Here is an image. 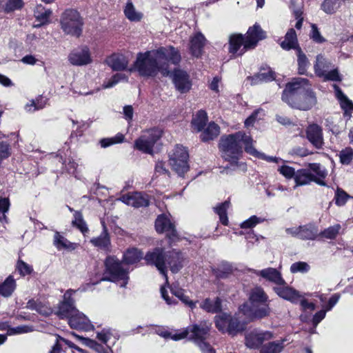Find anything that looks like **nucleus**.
Returning a JSON list of instances; mask_svg holds the SVG:
<instances>
[{
  "instance_id": "obj_7",
  "label": "nucleus",
  "mask_w": 353,
  "mask_h": 353,
  "mask_svg": "<svg viewBox=\"0 0 353 353\" xmlns=\"http://www.w3.org/2000/svg\"><path fill=\"white\" fill-rule=\"evenodd\" d=\"M210 326L211 323L210 322L203 321L198 324L190 325L179 332L174 334L172 338L174 341L188 339L197 344L205 340L208 335Z\"/></svg>"
},
{
  "instance_id": "obj_41",
  "label": "nucleus",
  "mask_w": 353,
  "mask_h": 353,
  "mask_svg": "<svg viewBox=\"0 0 353 353\" xmlns=\"http://www.w3.org/2000/svg\"><path fill=\"white\" fill-rule=\"evenodd\" d=\"M298 72L299 74H306L307 70L310 66V62L306 55L303 52L301 48H297L296 51Z\"/></svg>"
},
{
  "instance_id": "obj_49",
  "label": "nucleus",
  "mask_w": 353,
  "mask_h": 353,
  "mask_svg": "<svg viewBox=\"0 0 353 353\" xmlns=\"http://www.w3.org/2000/svg\"><path fill=\"white\" fill-rule=\"evenodd\" d=\"M123 140L124 135L121 133H118L113 137L104 138L101 139L100 144L101 148H105L114 144L122 143Z\"/></svg>"
},
{
  "instance_id": "obj_20",
  "label": "nucleus",
  "mask_w": 353,
  "mask_h": 353,
  "mask_svg": "<svg viewBox=\"0 0 353 353\" xmlns=\"http://www.w3.org/2000/svg\"><path fill=\"white\" fill-rule=\"evenodd\" d=\"M294 179L296 183V186L307 185L312 181L321 186H326V183L324 181L321 179H316L315 175L312 174L308 169H300L297 170Z\"/></svg>"
},
{
  "instance_id": "obj_34",
  "label": "nucleus",
  "mask_w": 353,
  "mask_h": 353,
  "mask_svg": "<svg viewBox=\"0 0 353 353\" xmlns=\"http://www.w3.org/2000/svg\"><path fill=\"white\" fill-rule=\"evenodd\" d=\"M220 132L219 126L214 122H210L201 135L203 141H208L216 138Z\"/></svg>"
},
{
  "instance_id": "obj_39",
  "label": "nucleus",
  "mask_w": 353,
  "mask_h": 353,
  "mask_svg": "<svg viewBox=\"0 0 353 353\" xmlns=\"http://www.w3.org/2000/svg\"><path fill=\"white\" fill-rule=\"evenodd\" d=\"M123 12L125 17L130 21H139L143 17L142 13L136 10L130 0L127 2Z\"/></svg>"
},
{
  "instance_id": "obj_62",
  "label": "nucleus",
  "mask_w": 353,
  "mask_h": 353,
  "mask_svg": "<svg viewBox=\"0 0 353 353\" xmlns=\"http://www.w3.org/2000/svg\"><path fill=\"white\" fill-rule=\"evenodd\" d=\"M309 268L310 267H309L308 264L305 262H296V263H294L291 265L290 271L292 273L299 272H305L308 271Z\"/></svg>"
},
{
  "instance_id": "obj_12",
  "label": "nucleus",
  "mask_w": 353,
  "mask_h": 353,
  "mask_svg": "<svg viewBox=\"0 0 353 353\" xmlns=\"http://www.w3.org/2000/svg\"><path fill=\"white\" fill-rule=\"evenodd\" d=\"M265 38V32L261 29L260 26L255 23L252 27H250L245 37L244 47L242 50L243 52H246L248 50L254 48L257 43Z\"/></svg>"
},
{
  "instance_id": "obj_11",
  "label": "nucleus",
  "mask_w": 353,
  "mask_h": 353,
  "mask_svg": "<svg viewBox=\"0 0 353 353\" xmlns=\"http://www.w3.org/2000/svg\"><path fill=\"white\" fill-rule=\"evenodd\" d=\"M74 292L75 291L72 290H67L63 295V301L58 304L55 314L59 319L69 320L71 316L77 312L78 310L74 306V300L72 298Z\"/></svg>"
},
{
  "instance_id": "obj_48",
  "label": "nucleus",
  "mask_w": 353,
  "mask_h": 353,
  "mask_svg": "<svg viewBox=\"0 0 353 353\" xmlns=\"http://www.w3.org/2000/svg\"><path fill=\"white\" fill-rule=\"evenodd\" d=\"M72 225L77 227L83 234L88 231L86 223L83 219L82 214L79 211H74Z\"/></svg>"
},
{
  "instance_id": "obj_44",
  "label": "nucleus",
  "mask_w": 353,
  "mask_h": 353,
  "mask_svg": "<svg viewBox=\"0 0 353 353\" xmlns=\"http://www.w3.org/2000/svg\"><path fill=\"white\" fill-rule=\"evenodd\" d=\"M172 294L180 299L184 304L193 309L196 307V303L190 300L189 297L185 294V292L183 289L178 288H171Z\"/></svg>"
},
{
  "instance_id": "obj_40",
  "label": "nucleus",
  "mask_w": 353,
  "mask_h": 353,
  "mask_svg": "<svg viewBox=\"0 0 353 353\" xmlns=\"http://www.w3.org/2000/svg\"><path fill=\"white\" fill-rule=\"evenodd\" d=\"M208 121L207 113L204 110H199L192 119V125L198 132L201 131Z\"/></svg>"
},
{
  "instance_id": "obj_30",
  "label": "nucleus",
  "mask_w": 353,
  "mask_h": 353,
  "mask_svg": "<svg viewBox=\"0 0 353 353\" xmlns=\"http://www.w3.org/2000/svg\"><path fill=\"white\" fill-rule=\"evenodd\" d=\"M332 68V63L326 59L323 55L319 54L316 57V61L314 65L315 74L318 77H322L325 72Z\"/></svg>"
},
{
  "instance_id": "obj_43",
  "label": "nucleus",
  "mask_w": 353,
  "mask_h": 353,
  "mask_svg": "<svg viewBox=\"0 0 353 353\" xmlns=\"http://www.w3.org/2000/svg\"><path fill=\"white\" fill-rule=\"evenodd\" d=\"M230 201H225L217 207L214 208L216 213L219 216L221 223L224 225H227L228 224L227 210L230 208Z\"/></svg>"
},
{
  "instance_id": "obj_32",
  "label": "nucleus",
  "mask_w": 353,
  "mask_h": 353,
  "mask_svg": "<svg viewBox=\"0 0 353 353\" xmlns=\"http://www.w3.org/2000/svg\"><path fill=\"white\" fill-rule=\"evenodd\" d=\"M52 14V11L50 9H46L41 5L37 6L34 10V17L37 21L39 22L35 27H40L49 22V18Z\"/></svg>"
},
{
  "instance_id": "obj_54",
  "label": "nucleus",
  "mask_w": 353,
  "mask_h": 353,
  "mask_svg": "<svg viewBox=\"0 0 353 353\" xmlns=\"http://www.w3.org/2000/svg\"><path fill=\"white\" fill-rule=\"evenodd\" d=\"M264 220V219L257 217L256 216H252L241 224V228L243 229L252 228L256 224L263 222Z\"/></svg>"
},
{
  "instance_id": "obj_61",
  "label": "nucleus",
  "mask_w": 353,
  "mask_h": 353,
  "mask_svg": "<svg viewBox=\"0 0 353 353\" xmlns=\"http://www.w3.org/2000/svg\"><path fill=\"white\" fill-rule=\"evenodd\" d=\"M10 208V201L7 198L0 197V221L2 219H6V216L5 213L7 212Z\"/></svg>"
},
{
  "instance_id": "obj_22",
  "label": "nucleus",
  "mask_w": 353,
  "mask_h": 353,
  "mask_svg": "<svg viewBox=\"0 0 353 353\" xmlns=\"http://www.w3.org/2000/svg\"><path fill=\"white\" fill-rule=\"evenodd\" d=\"M271 313L269 303L250 305L249 316L252 319H263L268 316Z\"/></svg>"
},
{
  "instance_id": "obj_10",
  "label": "nucleus",
  "mask_w": 353,
  "mask_h": 353,
  "mask_svg": "<svg viewBox=\"0 0 353 353\" xmlns=\"http://www.w3.org/2000/svg\"><path fill=\"white\" fill-rule=\"evenodd\" d=\"M161 137V131L160 130L150 129L135 141L134 147L144 153L152 154L154 145Z\"/></svg>"
},
{
  "instance_id": "obj_21",
  "label": "nucleus",
  "mask_w": 353,
  "mask_h": 353,
  "mask_svg": "<svg viewBox=\"0 0 353 353\" xmlns=\"http://www.w3.org/2000/svg\"><path fill=\"white\" fill-rule=\"evenodd\" d=\"M105 62L113 70L116 71L124 70L128 65L127 58L120 54H112L106 59Z\"/></svg>"
},
{
  "instance_id": "obj_33",
  "label": "nucleus",
  "mask_w": 353,
  "mask_h": 353,
  "mask_svg": "<svg viewBox=\"0 0 353 353\" xmlns=\"http://www.w3.org/2000/svg\"><path fill=\"white\" fill-rule=\"evenodd\" d=\"M300 239L313 240L319 236L317 228L312 224L300 226Z\"/></svg>"
},
{
  "instance_id": "obj_26",
  "label": "nucleus",
  "mask_w": 353,
  "mask_h": 353,
  "mask_svg": "<svg viewBox=\"0 0 353 353\" xmlns=\"http://www.w3.org/2000/svg\"><path fill=\"white\" fill-rule=\"evenodd\" d=\"M281 46L283 50H290L297 48H301L298 44L297 37L295 30L290 28L285 36V39L281 43Z\"/></svg>"
},
{
  "instance_id": "obj_29",
  "label": "nucleus",
  "mask_w": 353,
  "mask_h": 353,
  "mask_svg": "<svg viewBox=\"0 0 353 353\" xmlns=\"http://www.w3.org/2000/svg\"><path fill=\"white\" fill-rule=\"evenodd\" d=\"M335 91V95L340 102L341 108L347 114L348 112L353 110V103L345 96L341 88L336 84L333 85Z\"/></svg>"
},
{
  "instance_id": "obj_14",
  "label": "nucleus",
  "mask_w": 353,
  "mask_h": 353,
  "mask_svg": "<svg viewBox=\"0 0 353 353\" xmlns=\"http://www.w3.org/2000/svg\"><path fill=\"white\" fill-rule=\"evenodd\" d=\"M119 200L125 204L136 208L147 207L150 204L148 194L140 192L128 193L121 196Z\"/></svg>"
},
{
  "instance_id": "obj_6",
  "label": "nucleus",
  "mask_w": 353,
  "mask_h": 353,
  "mask_svg": "<svg viewBox=\"0 0 353 353\" xmlns=\"http://www.w3.org/2000/svg\"><path fill=\"white\" fill-rule=\"evenodd\" d=\"M105 271L103 280L114 282L121 281L120 286L125 288L128 283V272L123 264L114 256H108L105 261Z\"/></svg>"
},
{
  "instance_id": "obj_36",
  "label": "nucleus",
  "mask_w": 353,
  "mask_h": 353,
  "mask_svg": "<svg viewBox=\"0 0 353 353\" xmlns=\"http://www.w3.org/2000/svg\"><path fill=\"white\" fill-rule=\"evenodd\" d=\"M54 245L59 250H74L75 248L74 244L70 242L63 236L61 235L59 232H56L54 234L53 240Z\"/></svg>"
},
{
  "instance_id": "obj_17",
  "label": "nucleus",
  "mask_w": 353,
  "mask_h": 353,
  "mask_svg": "<svg viewBox=\"0 0 353 353\" xmlns=\"http://www.w3.org/2000/svg\"><path fill=\"white\" fill-rule=\"evenodd\" d=\"M273 338V334L269 331H252L245 336V345L250 348H257L264 341Z\"/></svg>"
},
{
  "instance_id": "obj_23",
  "label": "nucleus",
  "mask_w": 353,
  "mask_h": 353,
  "mask_svg": "<svg viewBox=\"0 0 353 353\" xmlns=\"http://www.w3.org/2000/svg\"><path fill=\"white\" fill-rule=\"evenodd\" d=\"M245 37L241 34H234L230 37L229 52L233 54L242 55L244 47Z\"/></svg>"
},
{
  "instance_id": "obj_8",
  "label": "nucleus",
  "mask_w": 353,
  "mask_h": 353,
  "mask_svg": "<svg viewBox=\"0 0 353 353\" xmlns=\"http://www.w3.org/2000/svg\"><path fill=\"white\" fill-rule=\"evenodd\" d=\"M82 26V19L77 10H67L62 14L61 26L65 34L78 37L81 34Z\"/></svg>"
},
{
  "instance_id": "obj_55",
  "label": "nucleus",
  "mask_w": 353,
  "mask_h": 353,
  "mask_svg": "<svg viewBox=\"0 0 353 353\" xmlns=\"http://www.w3.org/2000/svg\"><path fill=\"white\" fill-rule=\"evenodd\" d=\"M323 81H341V77L337 69H333L325 72L323 76L320 77Z\"/></svg>"
},
{
  "instance_id": "obj_3",
  "label": "nucleus",
  "mask_w": 353,
  "mask_h": 353,
  "mask_svg": "<svg viewBox=\"0 0 353 353\" xmlns=\"http://www.w3.org/2000/svg\"><path fill=\"white\" fill-rule=\"evenodd\" d=\"M147 264L154 265L164 276L168 284V269L172 273L179 272L184 265L185 258L183 254L176 250L165 252L161 248H156L147 252L144 257Z\"/></svg>"
},
{
  "instance_id": "obj_15",
  "label": "nucleus",
  "mask_w": 353,
  "mask_h": 353,
  "mask_svg": "<svg viewBox=\"0 0 353 353\" xmlns=\"http://www.w3.org/2000/svg\"><path fill=\"white\" fill-rule=\"evenodd\" d=\"M155 228L157 232H165L167 236L172 241L177 238V232L174 225L165 214L158 216L155 221Z\"/></svg>"
},
{
  "instance_id": "obj_18",
  "label": "nucleus",
  "mask_w": 353,
  "mask_h": 353,
  "mask_svg": "<svg viewBox=\"0 0 353 353\" xmlns=\"http://www.w3.org/2000/svg\"><path fill=\"white\" fill-rule=\"evenodd\" d=\"M68 323L71 328L78 330L87 332L94 330V325L91 321L83 313L79 310L70 316Z\"/></svg>"
},
{
  "instance_id": "obj_9",
  "label": "nucleus",
  "mask_w": 353,
  "mask_h": 353,
  "mask_svg": "<svg viewBox=\"0 0 353 353\" xmlns=\"http://www.w3.org/2000/svg\"><path fill=\"white\" fill-rule=\"evenodd\" d=\"M188 157L187 150L182 145H176L170 155V164L179 176H183L189 170Z\"/></svg>"
},
{
  "instance_id": "obj_53",
  "label": "nucleus",
  "mask_w": 353,
  "mask_h": 353,
  "mask_svg": "<svg viewBox=\"0 0 353 353\" xmlns=\"http://www.w3.org/2000/svg\"><path fill=\"white\" fill-rule=\"evenodd\" d=\"M242 329L243 326L240 322L236 319L232 318L231 316L229 321L227 332L230 335H235L236 333L241 331Z\"/></svg>"
},
{
  "instance_id": "obj_52",
  "label": "nucleus",
  "mask_w": 353,
  "mask_h": 353,
  "mask_svg": "<svg viewBox=\"0 0 353 353\" xmlns=\"http://www.w3.org/2000/svg\"><path fill=\"white\" fill-rule=\"evenodd\" d=\"M339 7V0H325L321 4L322 10L327 14L335 12Z\"/></svg>"
},
{
  "instance_id": "obj_1",
  "label": "nucleus",
  "mask_w": 353,
  "mask_h": 353,
  "mask_svg": "<svg viewBox=\"0 0 353 353\" xmlns=\"http://www.w3.org/2000/svg\"><path fill=\"white\" fill-rule=\"evenodd\" d=\"M181 61V54L172 46L161 47L157 50L139 53L134 63L135 69L143 77H154L159 72L163 76L170 74L168 62L176 65Z\"/></svg>"
},
{
  "instance_id": "obj_4",
  "label": "nucleus",
  "mask_w": 353,
  "mask_h": 353,
  "mask_svg": "<svg viewBox=\"0 0 353 353\" xmlns=\"http://www.w3.org/2000/svg\"><path fill=\"white\" fill-rule=\"evenodd\" d=\"M253 142L252 138L243 132L222 137L220 143V148L223 152L222 156L225 161L230 163L232 166H240L244 170L245 164L239 163L238 161L242 154V145H244L246 151L247 148H254Z\"/></svg>"
},
{
  "instance_id": "obj_38",
  "label": "nucleus",
  "mask_w": 353,
  "mask_h": 353,
  "mask_svg": "<svg viewBox=\"0 0 353 353\" xmlns=\"http://www.w3.org/2000/svg\"><path fill=\"white\" fill-rule=\"evenodd\" d=\"M143 253L137 248H130L123 254V261L126 264L139 262L143 258Z\"/></svg>"
},
{
  "instance_id": "obj_31",
  "label": "nucleus",
  "mask_w": 353,
  "mask_h": 353,
  "mask_svg": "<svg viewBox=\"0 0 353 353\" xmlns=\"http://www.w3.org/2000/svg\"><path fill=\"white\" fill-rule=\"evenodd\" d=\"M275 79V73L270 68H263L259 72L255 74L252 78L253 83L259 82H269Z\"/></svg>"
},
{
  "instance_id": "obj_56",
  "label": "nucleus",
  "mask_w": 353,
  "mask_h": 353,
  "mask_svg": "<svg viewBox=\"0 0 353 353\" xmlns=\"http://www.w3.org/2000/svg\"><path fill=\"white\" fill-rule=\"evenodd\" d=\"M350 196L342 189L338 188L335 193L336 204L341 206L345 205Z\"/></svg>"
},
{
  "instance_id": "obj_57",
  "label": "nucleus",
  "mask_w": 353,
  "mask_h": 353,
  "mask_svg": "<svg viewBox=\"0 0 353 353\" xmlns=\"http://www.w3.org/2000/svg\"><path fill=\"white\" fill-rule=\"evenodd\" d=\"M33 330L30 326L28 325H19L14 327H10L8 330V334H20L23 333H28L32 332Z\"/></svg>"
},
{
  "instance_id": "obj_64",
  "label": "nucleus",
  "mask_w": 353,
  "mask_h": 353,
  "mask_svg": "<svg viewBox=\"0 0 353 353\" xmlns=\"http://www.w3.org/2000/svg\"><path fill=\"white\" fill-rule=\"evenodd\" d=\"M311 38L316 43H321L325 41V39L321 36L317 26L315 24L312 25Z\"/></svg>"
},
{
  "instance_id": "obj_27",
  "label": "nucleus",
  "mask_w": 353,
  "mask_h": 353,
  "mask_svg": "<svg viewBox=\"0 0 353 353\" xmlns=\"http://www.w3.org/2000/svg\"><path fill=\"white\" fill-rule=\"evenodd\" d=\"M103 232L98 237L91 239V243L96 247L106 250L110 245V239L104 221H101Z\"/></svg>"
},
{
  "instance_id": "obj_60",
  "label": "nucleus",
  "mask_w": 353,
  "mask_h": 353,
  "mask_svg": "<svg viewBox=\"0 0 353 353\" xmlns=\"http://www.w3.org/2000/svg\"><path fill=\"white\" fill-rule=\"evenodd\" d=\"M44 106H45L44 103L39 102V100H36V101L32 100L30 101V103H28L25 105V110L27 112H34L36 110L43 109L44 108Z\"/></svg>"
},
{
  "instance_id": "obj_59",
  "label": "nucleus",
  "mask_w": 353,
  "mask_h": 353,
  "mask_svg": "<svg viewBox=\"0 0 353 353\" xmlns=\"http://www.w3.org/2000/svg\"><path fill=\"white\" fill-rule=\"evenodd\" d=\"M278 171L286 179H294L296 172L292 167L288 165H282L279 167L278 168Z\"/></svg>"
},
{
  "instance_id": "obj_58",
  "label": "nucleus",
  "mask_w": 353,
  "mask_h": 353,
  "mask_svg": "<svg viewBox=\"0 0 353 353\" xmlns=\"http://www.w3.org/2000/svg\"><path fill=\"white\" fill-rule=\"evenodd\" d=\"M17 268L22 276H26L32 273L33 269L32 266L25 263L22 260H19L17 264Z\"/></svg>"
},
{
  "instance_id": "obj_37",
  "label": "nucleus",
  "mask_w": 353,
  "mask_h": 353,
  "mask_svg": "<svg viewBox=\"0 0 353 353\" xmlns=\"http://www.w3.org/2000/svg\"><path fill=\"white\" fill-rule=\"evenodd\" d=\"M15 288V280L12 276H9L3 283L0 284V294L4 297H8L12 295Z\"/></svg>"
},
{
  "instance_id": "obj_2",
  "label": "nucleus",
  "mask_w": 353,
  "mask_h": 353,
  "mask_svg": "<svg viewBox=\"0 0 353 353\" xmlns=\"http://www.w3.org/2000/svg\"><path fill=\"white\" fill-rule=\"evenodd\" d=\"M282 100L290 107L303 111L311 110L317 103L312 85L304 78H294L289 82L283 92Z\"/></svg>"
},
{
  "instance_id": "obj_13",
  "label": "nucleus",
  "mask_w": 353,
  "mask_h": 353,
  "mask_svg": "<svg viewBox=\"0 0 353 353\" xmlns=\"http://www.w3.org/2000/svg\"><path fill=\"white\" fill-rule=\"evenodd\" d=\"M69 62L77 66L86 65L92 63L90 49L87 46L73 50L68 55Z\"/></svg>"
},
{
  "instance_id": "obj_16",
  "label": "nucleus",
  "mask_w": 353,
  "mask_h": 353,
  "mask_svg": "<svg viewBox=\"0 0 353 353\" xmlns=\"http://www.w3.org/2000/svg\"><path fill=\"white\" fill-rule=\"evenodd\" d=\"M172 81L176 89L181 93L188 92L192 87L189 74L180 69L174 70L173 72Z\"/></svg>"
},
{
  "instance_id": "obj_63",
  "label": "nucleus",
  "mask_w": 353,
  "mask_h": 353,
  "mask_svg": "<svg viewBox=\"0 0 353 353\" xmlns=\"http://www.w3.org/2000/svg\"><path fill=\"white\" fill-rule=\"evenodd\" d=\"M112 336V333L110 329H103L97 333V339L102 343L106 344Z\"/></svg>"
},
{
  "instance_id": "obj_25",
  "label": "nucleus",
  "mask_w": 353,
  "mask_h": 353,
  "mask_svg": "<svg viewBox=\"0 0 353 353\" xmlns=\"http://www.w3.org/2000/svg\"><path fill=\"white\" fill-rule=\"evenodd\" d=\"M199 305L207 312L217 313L221 310V299L219 297L206 298Z\"/></svg>"
},
{
  "instance_id": "obj_46",
  "label": "nucleus",
  "mask_w": 353,
  "mask_h": 353,
  "mask_svg": "<svg viewBox=\"0 0 353 353\" xmlns=\"http://www.w3.org/2000/svg\"><path fill=\"white\" fill-rule=\"evenodd\" d=\"M341 229V225L336 224L327 228L321 232L319 233V236H321L322 238H325L327 239H333L336 238L337 234L339 233Z\"/></svg>"
},
{
  "instance_id": "obj_19",
  "label": "nucleus",
  "mask_w": 353,
  "mask_h": 353,
  "mask_svg": "<svg viewBox=\"0 0 353 353\" xmlns=\"http://www.w3.org/2000/svg\"><path fill=\"white\" fill-rule=\"evenodd\" d=\"M306 137L310 143L316 149H321L323 146V137L322 128L317 124H312L306 128Z\"/></svg>"
},
{
  "instance_id": "obj_45",
  "label": "nucleus",
  "mask_w": 353,
  "mask_h": 353,
  "mask_svg": "<svg viewBox=\"0 0 353 353\" xmlns=\"http://www.w3.org/2000/svg\"><path fill=\"white\" fill-rule=\"evenodd\" d=\"M246 152L254 156V157H258L261 159H264L268 162H274L276 163H279L280 162L283 161V160L281 158H278L276 157L266 156L265 154L258 152L255 149L254 147V148H247Z\"/></svg>"
},
{
  "instance_id": "obj_42",
  "label": "nucleus",
  "mask_w": 353,
  "mask_h": 353,
  "mask_svg": "<svg viewBox=\"0 0 353 353\" xmlns=\"http://www.w3.org/2000/svg\"><path fill=\"white\" fill-rule=\"evenodd\" d=\"M231 316L226 313H223L215 316V325L217 329L222 332H227L228 324Z\"/></svg>"
},
{
  "instance_id": "obj_24",
  "label": "nucleus",
  "mask_w": 353,
  "mask_h": 353,
  "mask_svg": "<svg viewBox=\"0 0 353 353\" xmlns=\"http://www.w3.org/2000/svg\"><path fill=\"white\" fill-rule=\"evenodd\" d=\"M205 39L201 32L196 33L190 39V51L193 56L199 57L201 55L205 43Z\"/></svg>"
},
{
  "instance_id": "obj_5",
  "label": "nucleus",
  "mask_w": 353,
  "mask_h": 353,
  "mask_svg": "<svg viewBox=\"0 0 353 353\" xmlns=\"http://www.w3.org/2000/svg\"><path fill=\"white\" fill-rule=\"evenodd\" d=\"M254 273L255 275L274 284L275 286L273 288V290L281 298L292 303L297 302L301 298V296L298 291L288 285L278 269L267 268L261 270H254Z\"/></svg>"
},
{
  "instance_id": "obj_35",
  "label": "nucleus",
  "mask_w": 353,
  "mask_h": 353,
  "mask_svg": "<svg viewBox=\"0 0 353 353\" xmlns=\"http://www.w3.org/2000/svg\"><path fill=\"white\" fill-rule=\"evenodd\" d=\"M285 339L269 342L264 344L260 350V353H281L284 347Z\"/></svg>"
},
{
  "instance_id": "obj_47",
  "label": "nucleus",
  "mask_w": 353,
  "mask_h": 353,
  "mask_svg": "<svg viewBox=\"0 0 353 353\" xmlns=\"http://www.w3.org/2000/svg\"><path fill=\"white\" fill-rule=\"evenodd\" d=\"M338 156L341 164L350 165L353 159V149L350 147H347L340 151Z\"/></svg>"
},
{
  "instance_id": "obj_28",
  "label": "nucleus",
  "mask_w": 353,
  "mask_h": 353,
  "mask_svg": "<svg viewBox=\"0 0 353 353\" xmlns=\"http://www.w3.org/2000/svg\"><path fill=\"white\" fill-rule=\"evenodd\" d=\"M249 301L250 305L270 303L268 296L261 287H256L252 290L250 294Z\"/></svg>"
},
{
  "instance_id": "obj_51",
  "label": "nucleus",
  "mask_w": 353,
  "mask_h": 353,
  "mask_svg": "<svg viewBox=\"0 0 353 353\" xmlns=\"http://www.w3.org/2000/svg\"><path fill=\"white\" fill-rule=\"evenodd\" d=\"M309 170L311 172H314L316 174V179H321L323 181V179L327 176V172L326 169L321 166L319 163H310L309 165Z\"/></svg>"
},
{
  "instance_id": "obj_50",
  "label": "nucleus",
  "mask_w": 353,
  "mask_h": 353,
  "mask_svg": "<svg viewBox=\"0 0 353 353\" xmlns=\"http://www.w3.org/2000/svg\"><path fill=\"white\" fill-rule=\"evenodd\" d=\"M23 5L22 0H7L4 6L0 4V9H3L4 12L8 13L21 8Z\"/></svg>"
}]
</instances>
